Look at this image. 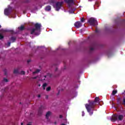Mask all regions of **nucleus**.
Here are the masks:
<instances>
[{
  "instance_id": "41",
  "label": "nucleus",
  "mask_w": 125,
  "mask_h": 125,
  "mask_svg": "<svg viewBox=\"0 0 125 125\" xmlns=\"http://www.w3.org/2000/svg\"><path fill=\"white\" fill-rule=\"evenodd\" d=\"M38 86H41V84H39V85H38Z\"/></svg>"
},
{
  "instance_id": "17",
  "label": "nucleus",
  "mask_w": 125,
  "mask_h": 125,
  "mask_svg": "<svg viewBox=\"0 0 125 125\" xmlns=\"http://www.w3.org/2000/svg\"><path fill=\"white\" fill-rule=\"evenodd\" d=\"M118 93V91L117 90H113L112 93V95H115Z\"/></svg>"
},
{
  "instance_id": "2",
  "label": "nucleus",
  "mask_w": 125,
  "mask_h": 125,
  "mask_svg": "<svg viewBox=\"0 0 125 125\" xmlns=\"http://www.w3.org/2000/svg\"><path fill=\"white\" fill-rule=\"evenodd\" d=\"M42 32V23H36L34 24V28L30 30L31 35H35V36H40Z\"/></svg>"
},
{
  "instance_id": "13",
  "label": "nucleus",
  "mask_w": 125,
  "mask_h": 125,
  "mask_svg": "<svg viewBox=\"0 0 125 125\" xmlns=\"http://www.w3.org/2000/svg\"><path fill=\"white\" fill-rule=\"evenodd\" d=\"M10 41H11L12 42H15V41H16V37L13 36L11 37Z\"/></svg>"
},
{
  "instance_id": "26",
  "label": "nucleus",
  "mask_w": 125,
  "mask_h": 125,
  "mask_svg": "<svg viewBox=\"0 0 125 125\" xmlns=\"http://www.w3.org/2000/svg\"><path fill=\"white\" fill-rule=\"evenodd\" d=\"M123 104L124 105V106H125V98H123Z\"/></svg>"
},
{
  "instance_id": "25",
  "label": "nucleus",
  "mask_w": 125,
  "mask_h": 125,
  "mask_svg": "<svg viewBox=\"0 0 125 125\" xmlns=\"http://www.w3.org/2000/svg\"><path fill=\"white\" fill-rule=\"evenodd\" d=\"M21 75H25V72L24 71H21L20 73Z\"/></svg>"
},
{
  "instance_id": "5",
  "label": "nucleus",
  "mask_w": 125,
  "mask_h": 125,
  "mask_svg": "<svg viewBox=\"0 0 125 125\" xmlns=\"http://www.w3.org/2000/svg\"><path fill=\"white\" fill-rule=\"evenodd\" d=\"M62 4H63V1L61 2H57L56 4V10L57 11H59V10L62 7Z\"/></svg>"
},
{
  "instance_id": "33",
  "label": "nucleus",
  "mask_w": 125,
  "mask_h": 125,
  "mask_svg": "<svg viewBox=\"0 0 125 125\" xmlns=\"http://www.w3.org/2000/svg\"><path fill=\"white\" fill-rule=\"evenodd\" d=\"M31 62V60H27V63H30Z\"/></svg>"
},
{
  "instance_id": "43",
  "label": "nucleus",
  "mask_w": 125,
  "mask_h": 125,
  "mask_svg": "<svg viewBox=\"0 0 125 125\" xmlns=\"http://www.w3.org/2000/svg\"><path fill=\"white\" fill-rule=\"evenodd\" d=\"M45 80V79H43V80L44 81Z\"/></svg>"
},
{
  "instance_id": "39",
  "label": "nucleus",
  "mask_w": 125,
  "mask_h": 125,
  "mask_svg": "<svg viewBox=\"0 0 125 125\" xmlns=\"http://www.w3.org/2000/svg\"><path fill=\"white\" fill-rule=\"evenodd\" d=\"M46 98L47 99V98H48V97L47 96Z\"/></svg>"
},
{
  "instance_id": "27",
  "label": "nucleus",
  "mask_w": 125,
  "mask_h": 125,
  "mask_svg": "<svg viewBox=\"0 0 125 125\" xmlns=\"http://www.w3.org/2000/svg\"><path fill=\"white\" fill-rule=\"evenodd\" d=\"M10 43H11V42H8L7 46H10Z\"/></svg>"
},
{
  "instance_id": "36",
  "label": "nucleus",
  "mask_w": 125,
  "mask_h": 125,
  "mask_svg": "<svg viewBox=\"0 0 125 125\" xmlns=\"http://www.w3.org/2000/svg\"><path fill=\"white\" fill-rule=\"evenodd\" d=\"M95 32L96 33H98V29H96Z\"/></svg>"
},
{
  "instance_id": "6",
  "label": "nucleus",
  "mask_w": 125,
  "mask_h": 125,
  "mask_svg": "<svg viewBox=\"0 0 125 125\" xmlns=\"http://www.w3.org/2000/svg\"><path fill=\"white\" fill-rule=\"evenodd\" d=\"M44 109H45V106H43V105H41L38 110V114L39 115V116H41V115H42V111L43 110H44Z\"/></svg>"
},
{
  "instance_id": "38",
  "label": "nucleus",
  "mask_w": 125,
  "mask_h": 125,
  "mask_svg": "<svg viewBox=\"0 0 125 125\" xmlns=\"http://www.w3.org/2000/svg\"><path fill=\"white\" fill-rule=\"evenodd\" d=\"M38 97L39 98H40V97H41V95H38Z\"/></svg>"
},
{
  "instance_id": "22",
  "label": "nucleus",
  "mask_w": 125,
  "mask_h": 125,
  "mask_svg": "<svg viewBox=\"0 0 125 125\" xmlns=\"http://www.w3.org/2000/svg\"><path fill=\"white\" fill-rule=\"evenodd\" d=\"M4 38V37L3 36V35H2V34H0V40H2V39H3Z\"/></svg>"
},
{
  "instance_id": "21",
  "label": "nucleus",
  "mask_w": 125,
  "mask_h": 125,
  "mask_svg": "<svg viewBox=\"0 0 125 125\" xmlns=\"http://www.w3.org/2000/svg\"><path fill=\"white\" fill-rule=\"evenodd\" d=\"M52 75L50 74H48L47 75H45L44 76V78H46V77H50V78H51V77H52Z\"/></svg>"
},
{
  "instance_id": "31",
  "label": "nucleus",
  "mask_w": 125,
  "mask_h": 125,
  "mask_svg": "<svg viewBox=\"0 0 125 125\" xmlns=\"http://www.w3.org/2000/svg\"><path fill=\"white\" fill-rule=\"evenodd\" d=\"M63 121H64V123H67V119H63Z\"/></svg>"
},
{
  "instance_id": "4",
  "label": "nucleus",
  "mask_w": 125,
  "mask_h": 125,
  "mask_svg": "<svg viewBox=\"0 0 125 125\" xmlns=\"http://www.w3.org/2000/svg\"><path fill=\"white\" fill-rule=\"evenodd\" d=\"M88 23L90 24V26H97L98 25V22L96 19L94 18H91L88 20Z\"/></svg>"
},
{
  "instance_id": "15",
  "label": "nucleus",
  "mask_w": 125,
  "mask_h": 125,
  "mask_svg": "<svg viewBox=\"0 0 125 125\" xmlns=\"http://www.w3.org/2000/svg\"><path fill=\"white\" fill-rule=\"evenodd\" d=\"M13 73L14 74H20V73H19V70L18 69H14Z\"/></svg>"
},
{
  "instance_id": "42",
  "label": "nucleus",
  "mask_w": 125,
  "mask_h": 125,
  "mask_svg": "<svg viewBox=\"0 0 125 125\" xmlns=\"http://www.w3.org/2000/svg\"><path fill=\"white\" fill-rule=\"evenodd\" d=\"M0 28H1V25H0Z\"/></svg>"
},
{
  "instance_id": "8",
  "label": "nucleus",
  "mask_w": 125,
  "mask_h": 125,
  "mask_svg": "<svg viewBox=\"0 0 125 125\" xmlns=\"http://www.w3.org/2000/svg\"><path fill=\"white\" fill-rule=\"evenodd\" d=\"M8 79L4 78L3 79V80L1 82V83H0V85L1 86H2V85H3L4 84V83H8Z\"/></svg>"
},
{
  "instance_id": "10",
  "label": "nucleus",
  "mask_w": 125,
  "mask_h": 125,
  "mask_svg": "<svg viewBox=\"0 0 125 125\" xmlns=\"http://www.w3.org/2000/svg\"><path fill=\"white\" fill-rule=\"evenodd\" d=\"M4 14L6 15V16H8V15H9V9H5L4 10Z\"/></svg>"
},
{
  "instance_id": "9",
  "label": "nucleus",
  "mask_w": 125,
  "mask_h": 125,
  "mask_svg": "<svg viewBox=\"0 0 125 125\" xmlns=\"http://www.w3.org/2000/svg\"><path fill=\"white\" fill-rule=\"evenodd\" d=\"M45 10L46 11H50V10H51V6L49 5L46 6L45 8Z\"/></svg>"
},
{
  "instance_id": "23",
  "label": "nucleus",
  "mask_w": 125,
  "mask_h": 125,
  "mask_svg": "<svg viewBox=\"0 0 125 125\" xmlns=\"http://www.w3.org/2000/svg\"><path fill=\"white\" fill-rule=\"evenodd\" d=\"M4 72L5 76H6V75H7V70H6V69H4Z\"/></svg>"
},
{
  "instance_id": "34",
  "label": "nucleus",
  "mask_w": 125,
  "mask_h": 125,
  "mask_svg": "<svg viewBox=\"0 0 125 125\" xmlns=\"http://www.w3.org/2000/svg\"><path fill=\"white\" fill-rule=\"evenodd\" d=\"M60 119H62V118H63V116L62 115H60Z\"/></svg>"
},
{
  "instance_id": "35",
  "label": "nucleus",
  "mask_w": 125,
  "mask_h": 125,
  "mask_svg": "<svg viewBox=\"0 0 125 125\" xmlns=\"http://www.w3.org/2000/svg\"><path fill=\"white\" fill-rule=\"evenodd\" d=\"M69 13H74V11H69Z\"/></svg>"
},
{
  "instance_id": "7",
  "label": "nucleus",
  "mask_w": 125,
  "mask_h": 125,
  "mask_svg": "<svg viewBox=\"0 0 125 125\" xmlns=\"http://www.w3.org/2000/svg\"><path fill=\"white\" fill-rule=\"evenodd\" d=\"M74 26L77 28V29H79V28H81V27H82V22L80 21H76L75 23H74Z\"/></svg>"
},
{
  "instance_id": "20",
  "label": "nucleus",
  "mask_w": 125,
  "mask_h": 125,
  "mask_svg": "<svg viewBox=\"0 0 125 125\" xmlns=\"http://www.w3.org/2000/svg\"><path fill=\"white\" fill-rule=\"evenodd\" d=\"M51 90V87L50 86H48L46 89V91H50Z\"/></svg>"
},
{
  "instance_id": "12",
  "label": "nucleus",
  "mask_w": 125,
  "mask_h": 125,
  "mask_svg": "<svg viewBox=\"0 0 125 125\" xmlns=\"http://www.w3.org/2000/svg\"><path fill=\"white\" fill-rule=\"evenodd\" d=\"M19 31H24L25 30V26L24 25H21L20 27H18Z\"/></svg>"
},
{
  "instance_id": "3",
  "label": "nucleus",
  "mask_w": 125,
  "mask_h": 125,
  "mask_svg": "<svg viewBox=\"0 0 125 125\" xmlns=\"http://www.w3.org/2000/svg\"><path fill=\"white\" fill-rule=\"evenodd\" d=\"M124 119V115H118V114H114L112 115L110 120L111 122H115L117 121H123Z\"/></svg>"
},
{
  "instance_id": "24",
  "label": "nucleus",
  "mask_w": 125,
  "mask_h": 125,
  "mask_svg": "<svg viewBox=\"0 0 125 125\" xmlns=\"http://www.w3.org/2000/svg\"><path fill=\"white\" fill-rule=\"evenodd\" d=\"M81 22H84V21H85V19H84V18H82L81 20Z\"/></svg>"
},
{
  "instance_id": "28",
  "label": "nucleus",
  "mask_w": 125,
  "mask_h": 125,
  "mask_svg": "<svg viewBox=\"0 0 125 125\" xmlns=\"http://www.w3.org/2000/svg\"><path fill=\"white\" fill-rule=\"evenodd\" d=\"M94 48H93V47L90 48V51H92V50H94Z\"/></svg>"
},
{
  "instance_id": "16",
  "label": "nucleus",
  "mask_w": 125,
  "mask_h": 125,
  "mask_svg": "<svg viewBox=\"0 0 125 125\" xmlns=\"http://www.w3.org/2000/svg\"><path fill=\"white\" fill-rule=\"evenodd\" d=\"M49 3H50L51 5H53V4H54V0H49Z\"/></svg>"
},
{
  "instance_id": "30",
  "label": "nucleus",
  "mask_w": 125,
  "mask_h": 125,
  "mask_svg": "<svg viewBox=\"0 0 125 125\" xmlns=\"http://www.w3.org/2000/svg\"><path fill=\"white\" fill-rule=\"evenodd\" d=\"M33 80H36V79H38V77H33Z\"/></svg>"
},
{
  "instance_id": "1",
  "label": "nucleus",
  "mask_w": 125,
  "mask_h": 125,
  "mask_svg": "<svg viewBox=\"0 0 125 125\" xmlns=\"http://www.w3.org/2000/svg\"><path fill=\"white\" fill-rule=\"evenodd\" d=\"M100 99L99 97H97L95 98L94 101H89L88 103L85 105V107L89 113L90 116L93 115V111H94V108L95 106L98 104H100Z\"/></svg>"
},
{
  "instance_id": "40",
  "label": "nucleus",
  "mask_w": 125,
  "mask_h": 125,
  "mask_svg": "<svg viewBox=\"0 0 125 125\" xmlns=\"http://www.w3.org/2000/svg\"><path fill=\"white\" fill-rule=\"evenodd\" d=\"M23 125V123H21V125Z\"/></svg>"
},
{
  "instance_id": "18",
  "label": "nucleus",
  "mask_w": 125,
  "mask_h": 125,
  "mask_svg": "<svg viewBox=\"0 0 125 125\" xmlns=\"http://www.w3.org/2000/svg\"><path fill=\"white\" fill-rule=\"evenodd\" d=\"M40 72H41V70L40 69H37L35 71L33 72V74H38V73H40Z\"/></svg>"
},
{
  "instance_id": "19",
  "label": "nucleus",
  "mask_w": 125,
  "mask_h": 125,
  "mask_svg": "<svg viewBox=\"0 0 125 125\" xmlns=\"http://www.w3.org/2000/svg\"><path fill=\"white\" fill-rule=\"evenodd\" d=\"M47 86V83H44L42 85L43 89L44 90H45V87Z\"/></svg>"
},
{
  "instance_id": "37",
  "label": "nucleus",
  "mask_w": 125,
  "mask_h": 125,
  "mask_svg": "<svg viewBox=\"0 0 125 125\" xmlns=\"http://www.w3.org/2000/svg\"><path fill=\"white\" fill-rule=\"evenodd\" d=\"M58 70V68H56V69H55V72H57V70Z\"/></svg>"
},
{
  "instance_id": "29",
  "label": "nucleus",
  "mask_w": 125,
  "mask_h": 125,
  "mask_svg": "<svg viewBox=\"0 0 125 125\" xmlns=\"http://www.w3.org/2000/svg\"><path fill=\"white\" fill-rule=\"evenodd\" d=\"M84 116V111H82V117Z\"/></svg>"
},
{
  "instance_id": "11",
  "label": "nucleus",
  "mask_w": 125,
  "mask_h": 125,
  "mask_svg": "<svg viewBox=\"0 0 125 125\" xmlns=\"http://www.w3.org/2000/svg\"><path fill=\"white\" fill-rule=\"evenodd\" d=\"M64 1L68 4H70V3H74V0H64Z\"/></svg>"
},
{
  "instance_id": "14",
  "label": "nucleus",
  "mask_w": 125,
  "mask_h": 125,
  "mask_svg": "<svg viewBox=\"0 0 125 125\" xmlns=\"http://www.w3.org/2000/svg\"><path fill=\"white\" fill-rule=\"evenodd\" d=\"M50 114H51V112L50 111H48L47 113L46 114V119H48V117L50 116Z\"/></svg>"
},
{
  "instance_id": "32",
  "label": "nucleus",
  "mask_w": 125,
  "mask_h": 125,
  "mask_svg": "<svg viewBox=\"0 0 125 125\" xmlns=\"http://www.w3.org/2000/svg\"><path fill=\"white\" fill-rule=\"evenodd\" d=\"M25 2H26L27 3H28V2H30V0H26L25 1Z\"/></svg>"
}]
</instances>
